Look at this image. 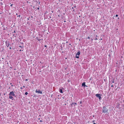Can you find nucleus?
<instances>
[{
  "label": "nucleus",
  "mask_w": 124,
  "mask_h": 124,
  "mask_svg": "<svg viewBox=\"0 0 124 124\" xmlns=\"http://www.w3.org/2000/svg\"><path fill=\"white\" fill-rule=\"evenodd\" d=\"M15 94L13 91L10 92L9 94V98L10 99H12L13 97L12 96H15Z\"/></svg>",
  "instance_id": "nucleus-1"
},
{
  "label": "nucleus",
  "mask_w": 124,
  "mask_h": 124,
  "mask_svg": "<svg viewBox=\"0 0 124 124\" xmlns=\"http://www.w3.org/2000/svg\"><path fill=\"white\" fill-rule=\"evenodd\" d=\"M108 111V110L105 107H103V112L104 113L107 112Z\"/></svg>",
  "instance_id": "nucleus-2"
},
{
  "label": "nucleus",
  "mask_w": 124,
  "mask_h": 124,
  "mask_svg": "<svg viewBox=\"0 0 124 124\" xmlns=\"http://www.w3.org/2000/svg\"><path fill=\"white\" fill-rule=\"evenodd\" d=\"M101 94H96V97H97L100 100H101Z\"/></svg>",
  "instance_id": "nucleus-3"
},
{
  "label": "nucleus",
  "mask_w": 124,
  "mask_h": 124,
  "mask_svg": "<svg viewBox=\"0 0 124 124\" xmlns=\"http://www.w3.org/2000/svg\"><path fill=\"white\" fill-rule=\"evenodd\" d=\"M36 92L38 93L42 94V92L39 90H37L36 89Z\"/></svg>",
  "instance_id": "nucleus-4"
},
{
  "label": "nucleus",
  "mask_w": 124,
  "mask_h": 124,
  "mask_svg": "<svg viewBox=\"0 0 124 124\" xmlns=\"http://www.w3.org/2000/svg\"><path fill=\"white\" fill-rule=\"evenodd\" d=\"M80 54V51H79L76 54V56H79Z\"/></svg>",
  "instance_id": "nucleus-5"
},
{
  "label": "nucleus",
  "mask_w": 124,
  "mask_h": 124,
  "mask_svg": "<svg viewBox=\"0 0 124 124\" xmlns=\"http://www.w3.org/2000/svg\"><path fill=\"white\" fill-rule=\"evenodd\" d=\"M85 82H84L82 84V86H84L85 87Z\"/></svg>",
  "instance_id": "nucleus-6"
},
{
  "label": "nucleus",
  "mask_w": 124,
  "mask_h": 124,
  "mask_svg": "<svg viewBox=\"0 0 124 124\" xmlns=\"http://www.w3.org/2000/svg\"><path fill=\"white\" fill-rule=\"evenodd\" d=\"M60 92L61 93H63L62 91V90L61 89L60 90Z\"/></svg>",
  "instance_id": "nucleus-7"
},
{
  "label": "nucleus",
  "mask_w": 124,
  "mask_h": 124,
  "mask_svg": "<svg viewBox=\"0 0 124 124\" xmlns=\"http://www.w3.org/2000/svg\"><path fill=\"white\" fill-rule=\"evenodd\" d=\"M25 94L26 95H27V94H28V93H27V92H26L25 93Z\"/></svg>",
  "instance_id": "nucleus-8"
},
{
  "label": "nucleus",
  "mask_w": 124,
  "mask_h": 124,
  "mask_svg": "<svg viewBox=\"0 0 124 124\" xmlns=\"http://www.w3.org/2000/svg\"><path fill=\"white\" fill-rule=\"evenodd\" d=\"M76 8V7L75 6L74 7H72V9H73L74 8Z\"/></svg>",
  "instance_id": "nucleus-9"
},
{
  "label": "nucleus",
  "mask_w": 124,
  "mask_h": 124,
  "mask_svg": "<svg viewBox=\"0 0 124 124\" xmlns=\"http://www.w3.org/2000/svg\"><path fill=\"white\" fill-rule=\"evenodd\" d=\"M112 83H114V81L113 80V81H112Z\"/></svg>",
  "instance_id": "nucleus-10"
},
{
  "label": "nucleus",
  "mask_w": 124,
  "mask_h": 124,
  "mask_svg": "<svg viewBox=\"0 0 124 124\" xmlns=\"http://www.w3.org/2000/svg\"><path fill=\"white\" fill-rule=\"evenodd\" d=\"M76 58H78L79 57L78 56H76Z\"/></svg>",
  "instance_id": "nucleus-11"
},
{
  "label": "nucleus",
  "mask_w": 124,
  "mask_h": 124,
  "mask_svg": "<svg viewBox=\"0 0 124 124\" xmlns=\"http://www.w3.org/2000/svg\"><path fill=\"white\" fill-rule=\"evenodd\" d=\"M118 16V15H116V16L117 17Z\"/></svg>",
  "instance_id": "nucleus-12"
},
{
  "label": "nucleus",
  "mask_w": 124,
  "mask_h": 124,
  "mask_svg": "<svg viewBox=\"0 0 124 124\" xmlns=\"http://www.w3.org/2000/svg\"><path fill=\"white\" fill-rule=\"evenodd\" d=\"M74 104L75 105L77 104V103H74Z\"/></svg>",
  "instance_id": "nucleus-13"
},
{
  "label": "nucleus",
  "mask_w": 124,
  "mask_h": 124,
  "mask_svg": "<svg viewBox=\"0 0 124 124\" xmlns=\"http://www.w3.org/2000/svg\"><path fill=\"white\" fill-rule=\"evenodd\" d=\"M111 86L112 87H113V85H112Z\"/></svg>",
  "instance_id": "nucleus-14"
},
{
  "label": "nucleus",
  "mask_w": 124,
  "mask_h": 124,
  "mask_svg": "<svg viewBox=\"0 0 124 124\" xmlns=\"http://www.w3.org/2000/svg\"><path fill=\"white\" fill-rule=\"evenodd\" d=\"M23 87L25 88V86H23Z\"/></svg>",
  "instance_id": "nucleus-15"
},
{
  "label": "nucleus",
  "mask_w": 124,
  "mask_h": 124,
  "mask_svg": "<svg viewBox=\"0 0 124 124\" xmlns=\"http://www.w3.org/2000/svg\"><path fill=\"white\" fill-rule=\"evenodd\" d=\"M81 103H82V102H81V101H80V104H81Z\"/></svg>",
  "instance_id": "nucleus-16"
},
{
  "label": "nucleus",
  "mask_w": 124,
  "mask_h": 124,
  "mask_svg": "<svg viewBox=\"0 0 124 124\" xmlns=\"http://www.w3.org/2000/svg\"><path fill=\"white\" fill-rule=\"evenodd\" d=\"M12 5H13V4H12L10 5V6L11 7V6H12Z\"/></svg>",
  "instance_id": "nucleus-17"
},
{
  "label": "nucleus",
  "mask_w": 124,
  "mask_h": 124,
  "mask_svg": "<svg viewBox=\"0 0 124 124\" xmlns=\"http://www.w3.org/2000/svg\"><path fill=\"white\" fill-rule=\"evenodd\" d=\"M40 122H42V121L41 120H40Z\"/></svg>",
  "instance_id": "nucleus-18"
},
{
  "label": "nucleus",
  "mask_w": 124,
  "mask_h": 124,
  "mask_svg": "<svg viewBox=\"0 0 124 124\" xmlns=\"http://www.w3.org/2000/svg\"><path fill=\"white\" fill-rule=\"evenodd\" d=\"M97 38H96V39H95V40H97Z\"/></svg>",
  "instance_id": "nucleus-19"
},
{
  "label": "nucleus",
  "mask_w": 124,
  "mask_h": 124,
  "mask_svg": "<svg viewBox=\"0 0 124 124\" xmlns=\"http://www.w3.org/2000/svg\"><path fill=\"white\" fill-rule=\"evenodd\" d=\"M93 124H96L95 123H94Z\"/></svg>",
  "instance_id": "nucleus-20"
},
{
  "label": "nucleus",
  "mask_w": 124,
  "mask_h": 124,
  "mask_svg": "<svg viewBox=\"0 0 124 124\" xmlns=\"http://www.w3.org/2000/svg\"><path fill=\"white\" fill-rule=\"evenodd\" d=\"M26 81H27V80H28V79H26Z\"/></svg>",
  "instance_id": "nucleus-21"
},
{
  "label": "nucleus",
  "mask_w": 124,
  "mask_h": 124,
  "mask_svg": "<svg viewBox=\"0 0 124 124\" xmlns=\"http://www.w3.org/2000/svg\"><path fill=\"white\" fill-rule=\"evenodd\" d=\"M20 47H22V46H20Z\"/></svg>",
  "instance_id": "nucleus-22"
},
{
  "label": "nucleus",
  "mask_w": 124,
  "mask_h": 124,
  "mask_svg": "<svg viewBox=\"0 0 124 124\" xmlns=\"http://www.w3.org/2000/svg\"><path fill=\"white\" fill-rule=\"evenodd\" d=\"M96 37H97V35H96Z\"/></svg>",
  "instance_id": "nucleus-23"
},
{
  "label": "nucleus",
  "mask_w": 124,
  "mask_h": 124,
  "mask_svg": "<svg viewBox=\"0 0 124 124\" xmlns=\"http://www.w3.org/2000/svg\"><path fill=\"white\" fill-rule=\"evenodd\" d=\"M46 46H45V47H46Z\"/></svg>",
  "instance_id": "nucleus-24"
},
{
  "label": "nucleus",
  "mask_w": 124,
  "mask_h": 124,
  "mask_svg": "<svg viewBox=\"0 0 124 124\" xmlns=\"http://www.w3.org/2000/svg\"><path fill=\"white\" fill-rule=\"evenodd\" d=\"M11 86H13V85H11Z\"/></svg>",
  "instance_id": "nucleus-25"
},
{
  "label": "nucleus",
  "mask_w": 124,
  "mask_h": 124,
  "mask_svg": "<svg viewBox=\"0 0 124 124\" xmlns=\"http://www.w3.org/2000/svg\"><path fill=\"white\" fill-rule=\"evenodd\" d=\"M74 9H73V11H74Z\"/></svg>",
  "instance_id": "nucleus-26"
},
{
  "label": "nucleus",
  "mask_w": 124,
  "mask_h": 124,
  "mask_svg": "<svg viewBox=\"0 0 124 124\" xmlns=\"http://www.w3.org/2000/svg\"><path fill=\"white\" fill-rule=\"evenodd\" d=\"M21 89H22V87H21Z\"/></svg>",
  "instance_id": "nucleus-27"
},
{
  "label": "nucleus",
  "mask_w": 124,
  "mask_h": 124,
  "mask_svg": "<svg viewBox=\"0 0 124 124\" xmlns=\"http://www.w3.org/2000/svg\"><path fill=\"white\" fill-rule=\"evenodd\" d=\"M10 84L11 85L12 84H11V83Z\"/></svg>",
  "instance_id": "nucleus-28"
}]
</instances>
